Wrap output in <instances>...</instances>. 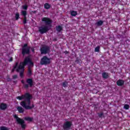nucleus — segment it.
<instances>
[{"mask_svg":"<svg viewBox=\"0 0 130 130\" xmlns=\"http://www.w3.org/2000/svg\"><path fill=\"white\" fill-rule=\"evenodd\" d=\"M16 98L18 99V100H23V99H24V101H22L20 104L24 109L31 110V109H33L34 108V104L30 106V104H31V99H32V95L30 94V93H26L21 96H18Z\"/></svg>","mask_w":130,"mask_h":130,"instance_id":"1","label":"nucleus"},{"mask_svg":"<svg viewBox=\"0 0 130 130\" xmlns=\"http://www.w3.org/2000/svg\"><path fill=\"white\" fill-rule=\"evenodd\" d=\"M14 117L16 119V121L17 124H20V125L21 126V128H22L23 129H25V128H26V125L24 119L21 118H19L17 115H15Z\"/></svg>","mask_w":130,"mask_h":130,"instance_id":"2","label":"nucleus"},{"mask_svg":"<svg viewBox=\"0 0 130 130\" xmlns=\"http://www.w3.org/2000/svg\"><path fill=\"white\" fill-rule=\"evenodd\" d=\"M30 49L31 47L28 46L27 44H24L22 48V54L25 56V54H30Z\"/></svg>","mask_w":130,"mask_h":130,"instance_id":"3","label":"nucleus"},{"mask_svg":"<svg viewBox=\"0 0 130 130\" xmlns=\"http://www.w3.org/2000/svg\"><path fill=\"white\" fill-rule=\"evenodd\" d=\"M22 84H23V87L25 89H28L29 87H32L33 86V79L31 78H28L26 80V83L27 84H25V81L24 80L21 81Z\"/></svg>","mask_w":130,"mask_h":130,"instance_id":"4","label":"nucleus"},{"mask_svg":"<svg viewBox=\"0 0 130 130\" xmlns=\"http://www.w3.org/2000/svg\"><path fill=\"white\" fill-rule=\"evenodd\" d=\"M50 64V58L47 57V56H44L40 61V64L42 66H47V64Z\"/></svg>","mask_w":130,"mask_h":130,"instance_id":"5","label":"nucleus"},{"mask_svg":"<svg viewBox=\"0 0 130 130\" xmlns=\"http://www.w3.org/2000/svg\"><path fill=\"white\" fill-rule=\"evenodd\" d=\"M42 21L44 22L45 26L49 27V28L51 29V27H52V25H51L52 24V20L51 19L47 17H44L42 18Z\"/></svg>","mask_w":130,"mask_h":130,"instance_id":"6","label":"nucleus"},{"mask_svg":"<svg viewBox=\"0 0 130 130\" xmlns=\"http://www.w3.org/2000/svg\"><path fill=\"white\" fill-rule=\"evenodd\" d=\"M66 122L63 123L62 127L63 130H70L72 128V126L73 125V122L70 121H67L68 120H65Z\"/></svg>","mask_w":130,"mask_h":130,"instance_id":"7","label":"nucleus"},{"mask_svg":"<svg viewBox=\"0 0 130 130\" xmlns=\"http://www.w3.org/2000/svg\"><path fill=\"white\" fill-rule=\"evenodd\" d=\"M40 51L41 54H47L50 52V48L47 45H43L40 48Z\"/></svg>","mask_w":130,"mask_h":130,"instance_id":"8","label":"nucleus"},{"mask_svg":"<svg viewBox=\"0 0 130 130\" xmlns=\"http://www.w3.org/2000/svg\"><path fill=\"white\" fill-rule=\"evenodd\" d=\"M51 28H49V26L42 25L39 27V31L40 34H44V33H47Z\"/></svg>","mask_w":130,"mask_h":130,"instance_id":"9","label":"nucleus"},{"mask_svg":"<svg viewBox=\"0 0 130 130\" xmlns=\"http://www.w3.org/2000/svg\"><path fill=\"white\" fill-rule=\"evenodd\" d=\"M24 63L27 66V64H29L28 67L29 68L34 67V63L32 62V60L28 57H26L24 59Z\"/></svg>","mask_w":130,"mask_h":130,"instance_id":"10","label":"nucleus"},{"mask_svg":"<svg viewBox=\"0 0 130 130\" xmlns=\"http://www.w3.org/2000/svg\"><path fill=\"white\" fill-rule=\"evenodd\" d=\"M25 66H26V65L25 64V60H24L23 62H20L19 66L16 69V72H17V73H19V72H20V70H22L23 72H24V71H25Z\"/></svg>","mask_w":130,"mask_h":130,"instance_id":"11","label":"nucleus"},{"mask_svg":"<svg viewBox=\"0 0 130 130\" xmlns=\"http://www.w3.org/2000/svg\"><path fill=\"white\" fill-rule=\"evenodd\" d=\"M21 15L24 18L23 21V24H27V17L26 16L27 15V11L22 10L21 11Z\"/></svg>","mask_w":130,"mask_h":130,"instance_id":"12","label":"nucleus"},{"mask_svg":"<svg viewBox=\"0 0 130 130\" xmlns=\"http://www.w3.org/2000/svg\"><path fill=\"white\" fill-rule=\"evenodd\" d=\"M116 84L117 86H119V87H122V86L124 85V80L119 79L117 81Z\"/></svg>","mask_w":130,"mask_h":130,"instance_id":"13","label":"nucleus"},{"mask_svg":"<svg viewBox=\"0 0 130 130\" xmlns=\"http://www.w3.org/2000/svg\"><path fill=\"white\" fill-rule=\"evenodd\" d=\"M8 108V105L7 104H5L2 103L0 104V109L1 110H6Z\"/></svg>","mask_w":130,"mask_h":130,"instance_id":"14","label":"nucleus"},{"mask_svg":"<svg viewBox=\"0 0 130 130\" xmlns=\"http://www.w3.org/2000/svg\"><path fill=\"white\" fill-rule=\"evenodd\" d=\"M17 109L19 113H24V111H25V110L22 107L18 106Z\"/></svg>","mask_w":130,"mask_h":130,"instance_id":"15","label":"nucleus"},{"mask_svg":"<svg viewBox=\"0 0 130 130\" xmlns=\"http://www.w3.org/2000/svg\"><path fill=\"white\" fill-rule=\"evenodd\" d=\"M102 77L103 79H108L109 78V75L107 72H104L102 73Z\"/></svg>","mask_w":130,"mask_h":130,"instance_id":"16","label":"nucleus"},{"mask_svg":"<svg viewBox=\"0 0 130 130\" xmlns=\"http://www.w3.org/2000/svg\"><path fill=\"white\" fill-rule=\"evenodd\" d=\"M103 23H104L103 21L100 20L98 21L96 23H95V25L98 27H100V26H102V25H103Z\"/></svg>","mask_w":130,"mask_h":130,"instance_id":"17","label":"nucleus"},{"mask_svg":"<svg viewBox=\"0 0 130 130\" xmlns=\"http://www.w3.org/2000/svg\"><path fill=\"white\" fill-rule=\"evenodd\" d=\"M23 118L25 120H26V121H29L30 122L33 121V118L30 117H25Z\"/></svg>","mask_w":130,"mask_h":130,"instance_id":"18","label":"nucleus"},{"mask_svg":"<svg viewBox=\"0 0 130 130\" xmlns=\"http://www.w3.org/2000/svg\"><path fill=\"white\" fill-rule=\"evenodd\" d=\"M44 7L46 10H48L51 8V6H50L48 3L45 4Z\"/></svg>","mask_w":130,"mask_h":130,"instance_id":"19","label":"nucleus"},{"mask_svg":"<svg viewBox=\"0 0 130 130\" xmlns=\"http://www.w3.org/2000/svg\"><path fill=\"white\" fill-rule=\"evenodd\" d=\"M71 15L73 17H76V16L78 15V12H77V11H71Z\"/></svg>","mask_w":130,"mask_h":130,"instance_id":"20","label":"nucleus"},{"mask_svg":"<svg viewBox=\"0 0 130 130\" xmlns=\"http://www.w3.org/2000/svg\"><path fill=\"white\" fill-rule=\"evenodd\" d=\"M56 30L57 32H60V31L62 30V27L60 25H58L57 26H56Z\"/></svg>","mask_w":130,"mask_h":130,"instance_id":"21","label":"nucleus"},{"mask_svg":"<svg viewBox=\"0 0 130 130\" xmlns=\"http://www.w3.org/2000/svg\"><path fill=\"white\" fill-rule=\"evenodd\" d=\"M62 87H64V88H67L68 86V83L67 81H65L64 82H62Z\"/></svg>","mask_w":130,"mask_h":130,"instance_id":"22","label":"nucleus"},{"mask_svg":"<svg viewBox=\"0 0 130 130\" xmlns=\"http://www.w3.org/2000/svg\"><path fill=\"white\" fill-rule=\"evenodd\" d=\"M75 62L76 63H82V60H81V59H80V58L77 57V58H76Z\"/></svg>","mask_w":130,"mask_h":130,"instance_id":"23","label":"nucleus"},{"mask_svg":"<svg viewBox=\"0 0 130 130\" xmlns=\"http://www.w3.org/2000/svg\"><path fill=\"white\" fill-rule=\"evenodd\" d=\"M95 52H100V46H98L95 48L94 49Z\"/></svg>","mask_w":130,"mask_h":130,"instance_id":"24","label":"nucleus"},{"mask_svg":"<svg viewBox=\"0 0 130 130\" xmlns=\"http://www.w3.org/2000/svg\"><path fill=\"white\" fill-rule=\"evenodd\" d=\"M1 130H9L10 129L8 128L7 126H2L0 127Z\"/></svg>","mask_w":130,"mask_h":130,"instance_id":"25","label":"nucleus"},{"mask_svg":"<svg viewBox=\"0 0 130 130\" xmlns=\"http://www.w3.org/2000/svg\"><path fill=\"white\" fill-rule=\"evenodd\" d=\"M19 18H20V14H19V13H17L15 14V19L16 20H19Z\"/></svg>","mask_w":130,"mask_h":130,"instance_id":"26","label":"nucleus"},{"mask_svg":"<svg viewBox=\"0 0 130 130\" xmlns=\"http://www.w3.org/2000/svg\"><path fill=\"white\" fill-rule=\"evenodd\" d=\"M28 74L29 75V76L32 75V71H31V68H30V66H28Z\"/></svg>","mask_w":130,"mask_h":130,"instance_id":"27","label":"nucleus"},{"mask_svg":"<svg viewBox=\"0 0 130 130\" xmlns=\"http://www.w3.org/2000/svg\"><path fill=\"white\" fill-rule=\"evenodd\" d=\"M22 9L23 10H24V11H27L28 9V6H27V5H23L22 6Z\"/></svg>","mask_w":130,"mask_h":130,"instance_id":"28","label":"nucleus"},{"mask_svg":"<svg viewBox=\"0 0 130 130\" xmlns=\"http://www.w3.org/2000/svg\"><path fill=\"white\" fill-rule=\"evenodd\" d=\"M124 109H129V105H127V104H125L124 106Z\"/></svg>","mask_w":130,"mask_h":130,"instance_id":"29","label":"nucleus"},{"mask_svg":"<svg viewBox=\"0 0 130 130\" xmlns=\"http://www.w3.org/2000/svg\"><path fill=\"white\" fill-rule=\"evenodd\" d=\"M18 66H19V62H16L15 63V64L13 66V68L14 69H17V68H18Z\"/></svg>","mask_w":130,"mask_h":130,"instance_id":"30","label":"nucleus"},{"mask_svg":"<svg viewBox=\"0 0 130 130\" xmlns=\"http://www.w3.org/2000/svg\"><path fill=\"white\" fill-rule=\"evenodd\" d=\"M24 76V71H21L20 73V76L22 78V77Z\"/></svg>","mask_w":130,"mask_h":130,"instance_id":"31","label":"nucleus"},{"mask_svg":"<svg viewBox=\"0 0 130 130\" xmlns=\"http://www.w3.org/2000/svg\"><path fill=\"white\" fill-rule=\"evenodd\" d=\"M98 114L100 117H102V116H103V113H99Z\"/></svg>","mask_w":130,"mask_h":130,"instance_id":"32","label":"nucleus"},{"mask_svg":"<svg viewBox=\"0 0 130 130\" xmlns=\"http://www.w3.org/2000/svg\"><path fill=\"white\" fill-rule=\"evenodd\" d=\"M7 82H11V81H12V79L10 78V77H7Z\"/></svg>","mask_w":130,"mask_h":130,"instance_id":"33","label":"nucleus"},{"mask_svg":"<svg viewBox=\"0 0 130 130\" xmlns=\"http://www.w3.org/2000/svg\"><path fill=\"white\" fill-rule=\"evenodd\" d=\"M17 78H18V75H15L13 76V79H17Z\"/></svg>","mask_w":130,"mask_h":130,"instance_id":"34","label":"nucleus"},{"mask_svg":"<svg viewBox=\"0 0 130 130\" xmlns=\"http://www.w3.org/2000/svg\"><path fill=\"white\" fill-rule=\"evenodd\" d=\"M9 58H10V59L8 60L9 61H10V62L13 61V57H9Z\"/></svg>","mask_w":130,"mask_h":130,"instance_id":"35","label":"nucleus"},{"mask_svg":"<svg viewBox=\"0 0 130 130\" xmlns=\"http://www.w3.org/2000/svg\"><path fill=\"white\" fill-rule=\"evenodd\" d=\"M64 53L65 54H69V51H65L64 52Z\"/></svg>","mask_w":130,"mask_h":130,"instance_id":"36","label":"nucleus"},{"mask_svg":"<svg viewBox=\"0 0 130 130\" xmlns=\"http://www.w3.org/2000/svg\"><path fill=\"white\" fill-rule=\"evenodd\" d=\"M31 48V50L32 52H34L35 51V49H34V48Z\"/></svg>","mask_w":130,"mask_h":130,"instance_id":"37","label":"nucleus"},{"mask_svg":"<svg viewBox=\"0 0 130 130\" xmlns=\"http://www.w3.org/2000/svg\"><path fill=\"white\" fill-rule=\"evenodd\" d=\"M32 14H36V11H32L31 12Z\"/></svg>","mask_w":130,"mask_h":130,"instance_id":"38","label":"nucleus"},{"mask_svg":"<svg viewBox=\"0 0 130 130\" xmlns=\"http://www.w3.org/2000/svg\"><path fill=\"white\" fill-rule=\"evenodd\" d=\"M15 70H16V69H14L13 68L12 70V73H14V72H15Z\"/></svg>","mask_w":130,"mask_h":130,"instance_id":"39","label":"nucleus"},{"mask_svg":"<svg viewBox=\"0 0 130 130\" xmlns=\"http://www.w3.org/2000/svg\"><path fill=\"white\" fill-rule=\"evenodd\" d=\"M54 41H57V39L56 38L54 39Z\"/></svg>","mask_w":130,"mask_h":130,"instance_id":"40","label":"nucleus"}]
</instances>
